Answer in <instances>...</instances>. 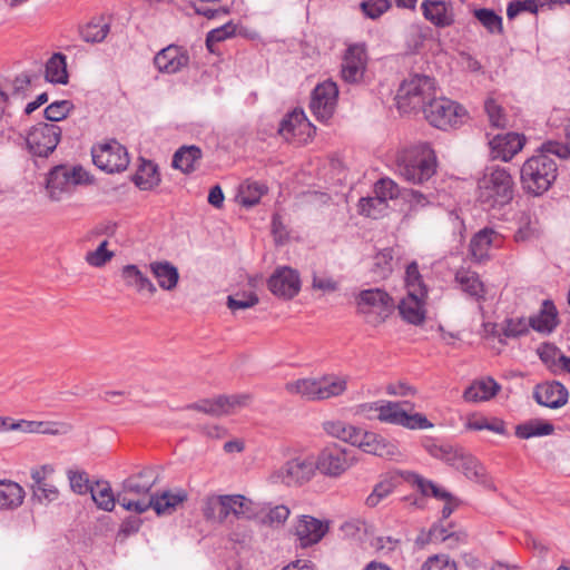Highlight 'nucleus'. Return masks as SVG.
<instances>
[{"instance_id":"1","label":"nucleus","mask_w":570,"mask_h":570,"mask_svg":"<svg viewBox=\"0 0 570 570\" xmlns=\"http://www.w3.org/2000/svg\"><path fill=\"white\" fill-rule=\"evenodd\" d=\"M551 155L560 159H568L570 147L559 141L549 140L538 148L537 154L523 163L520 169V181L527 194L541 196L554 184L558 177V165Z\"/></svg>"},{"instance_id":"2","label":"nucleus","mask_w":570,"mask_h":570,"mask_svg":"<svg viewBox=\"0 0 570 570\" xmlns=\"http://www.w3.org/2000/svg\"><path fill=\"white\" fill-rule=\"evenodd\" d=\"M395 171L412 184L428 181L436 171V156L430 144L417 142L400 150Z\"/></svg>"},{"instance_id":"3","label":"nucleus","mask_w":570,"mask_h":570,"mask_svg":"<svg viewBox=\"0 0 570 570\" xmlns=\"http://www.w3.org/2000/svg\"><path fill=\"white\" fill-rule=\"evenodd\" d=\"M203 515L207 521L224 523L229 515L236 519L258 518V507L243 494L209 495L205 499Z\"/></svg>"},{"instance_id":"4","label":"nucleus","mask_w":570,"mask_h":570,"mask_svg":"<svg viewBox=\"0 0 570 570\" xmlns=\"http://www.w3.org/2000/svg\"><path fill=\"white\" fill-rule=\"evenodd\" d=\"M436 95L434 78L413 73L404 79L396 92V106L402 112L423 110Z\"/></svg>"},{"instance_id":"5","label":"nucleus","mask_w":570,"mask_h":570,"mask_svg":"<svg viewBox=\"0 0 570 570\" xmlns=\"http://www.w3.org/2000/svg\"><path fill=\"white\" fill-rule=\"evenodd\" d=\"M514 181L505 168L495 167L479 180L478 200L485 208H501L513 199Z\"/></svg>"},{"instance_id":"6","label":"nucleus","mask_w":570,"mask_h":570,"mask_svg":"<svg viewBox=\"0 0 570 570\" xmlns=\"http://www.w3.org/2000/svg\"><path fill=\"white\" fill-rule=\"evenodd\" d=\"M392 296L381 288L363 289L356 296V312L371 326H380L393 313Z\"/></svg>"},{"instance_id":"7","label":"nucleus","mask_w":570,"mask_h":570,"mask_svg":"<svg viewBox=\"0 0 570 570\" xmlns=\"http://www.w3.org/2000/svg\"><path fill=\"white\" fill-rule=\"evenodd\" d=\"M89 181L88 173L81 166L58 165L47 177L46 189L52 202H60L73 193L78 185Z\"/></svg>"},{"instance_id":"8","label":"nucleus","mask_w":570,"mask_h":570,"mask_svg":"<svg viewBox=\"0 0 570 570\" xmlns=\"http://www.w3.org/2000/svg\"><path fill=\"white\" fill-rule=\"evenodd\" d=\"M187 498L188 494L183 489L175 492L167 490L161 493L150 494L148 501L130 502L121 498L119 499V504L127 511H134L139 514L153 508L158 515H163L171 514Z\"/></svg>"},{"instance_id":"9","label":"nucleus","mask_w":570,"mask_h":570,"mask_svg":"<svg viewBox=\"0 0 570 570\" xmlns=\"http://www.w3.org/2000/svg\"><path fill=\"white\" fill-rule=\"evenodd\" d=\"M422 111L433 127L442 130L456 126L465 116L462 106L444 97L438 98L436 95Z\"/></svg>"},{"instance_id":"10","label":"nucleus","mask_w":570,"mask_h":570,"mask_svg":"<svg viewBox=\"0 0 570 570\" xmlns=\"http://www.w3.org/2000/svg\"><path fill=\"white\" fill-rule=\"evenodd\" d=\"M410 402L383 401V405L377 414V420L393 425H399L409 430H426L433 426L422 413H407L404 405Z\"/></svg>"},{"instance_id":"11","label":"nucleus","mask_w":570,"mask_h":570,"mask_svg":"<svg viewBox=\"0 0 570 570\" xmlns=\"http://www.w3.org/2000/svg\"><path fill=\"white\" fill-rule=\"evenodd\" d=\"M314 473L315 460L311 456H297L273 471L269 480L274 484L301 485L309 481Z\"/></svg>"},{"instance_id":"12","label":"nucleus","mask_w":570,"mask_h":570,"mask_svg":"<svg viewBox=\"0 0 570 570\" xmlns=\"http://www.w3.org/2000/svg\"><path fill=\"white\" fill-rule=\"evenodd\" d=\"M94 164L106 173H120L129 165L127 149L117 140L111 139L91 148Z\"/></svg>"},{"instance_id":"13","label":"nucleus","mask_w":570,"mask_h":570,"mask_svg":"<svg viewBox=\"0 0 570 570\" xmlns=\"http://www.w3.org/2000/svg\"><path fill=\"white\" fill-rule=\"evenodd\" d=\"M61 134L59 126L40 122L30 129L26 139L27 147L33 156L46 158L56 150Z\"/></svg>"},{"instance_id":"14","label":"nucleus","mask_w":570,"mask_h":570,"mask_svg":"<svg viewBox=\"0 0 570 570\" xmlns=\"http://www.w3.org/2000/svg\"><path fill=\"white\" fill-rule=\"evenodd\" d=\"M158 474L153 468H145L124 480L121 491L117 493L119 499H126L130 502L148 501L150 490L156 484Z\"/></svg>"},{"instance_id":"15","label":"nucleus","mask_w":570,"mask_h":570,"mask_svg":"<svg viewBox=\"0 0 570 570\" xmlns=\"http://www.w3.org/2000/svg\"><path fill=\"white\" fill-rule=\"evenodd\" d=\"M338 97L337 85L332 80L318 83L312 91L309 109L321 122L330 120L335 111Z\"/></svg>"},{"instance_id":"16","label":"nucleus","mask_w":570,"mask_h":570,"mask_svg":"<svg viewBox=\"0 0 570 570\" xmlns=\"http://www.w3.org/2000/svg\"><path fill=\"white\" fill-rule=\"evenodd\" d=\"M328 531L327 522L311 515H299L293 524V533L301 548L318 543Z\"/></svg>"},{"instance_id":"17","label":"nucleus","mask_w":570,"mask_h":570,"mask_svg":"<svg viewBox=\"0 0 570 570\" xmlns=\"http://www.w3.org/2000/svg\"><path fill=\"white\" fill-rule=\"evenodd\" d=\"M250 400L249 394L220 395L214 400H202L188 407L213 416H222L232 413L237 407L248 405Z\"/></svg>"},{"instance_id":"18","label":"nucleus","mask_w":570,"mask_h":570,"mask_svg":"<svg viewBox=\"0 0 570 570\" xmlns=\"http://www.w3.org/2000/svg\"><path fill=\"white\" fill-rule=\"evenodd\" d=\"M267 287L275 296L292 299L301 289V278L295 269L278 267L267 279Z\"/></svg>"},{"instance_id":"19","label":"nucleus","mask_w":570,"mask_h":570,"mask_svg":"<svg viewBox=\"0 0 570 570\" xmlns=\"http://www.w3.org/2000/svg\"><path fill=\"white\" fill-rule=\"evenodd\" d=\"M53 468L50 464H43L41 466L31 470V500L39 504H49L59 499L58 488L48 482V475L53 473Z\"/></svg>"},{"instance_id":"20","label":"nucleus","mask_w":570,"mask_h":570,"mask_svg":"<svg viewBox=\"0 0 570 570\" xmlns=\"http://www.w3.org/2000/svg\"><path fill=\"white\" fill-rule=\"evenodd\" d=\"M367 65L365 45L355 43L347 48L342 63V78L345 82L357 83L363 77Z\"/></svg>"},{"instance_id":"21","label":"nucleus","mask_w":570,"mask_h":570,"mask_svg":"<svg viewBox=\"0 0 570 570\" xmlns=\"http://www.w3.org/2000/svg\"><path fill=\"white\" fill-rule=\"evenodd\" d=\"M351 465L347 452L337 445L326 446L315 461V470L328 476H338Z\"/></svg>"},{"instance_id":"22","label":"nucleus","mask_w":570,"mask_h":570,"mask_svg":"<svg viewBox=\"0 0 570 570\" xmlns=\"http://www.w3.org/2000/svg\"><path fill=\"white\" fill-rule=\"evenodd\" d=\"M527 139L524 135L517 132H505L494 136L490 141L491 157L502 161L511 160L520 150H522Z\"/></svg>"},{"instance_id":"23","label":"nucleus","mask_w":570,"mask_h":570,"mask_svg":"<svg viewBox=\"0 0 570 570\" xmlns=\"http://www.w3.org/2000/svg\"><path fill=\"white\" fill-rule=\"evenodd\" d=\"M568 397V390L558 381L539 383L533 389V399L546 407L560 409L567 404Z\"/></svg>"},{"instance_id":"24","label":"nucleus","mask_w":570,"mask_h":570,"mask_svg":"<svg viewBox=\"0 0 570 570\" xmlns=\"http://www.w3.org/2000/svg\"><path fill=\"white\" fill-rule=\"evenodd\" d=\"M189 62L187 50L180 46L169 45L161 49L154 58V65L164 73H176Z\"/></svg>"},{"instance_id":"25","label":"nucleus","mask_w":570,"mask_h":570,"mask_svg":"<svg viewBox=\"0 0 570 570\" xmlns=\"http://www.w3.org/2000/svg\"><path fill=\"white\" fill-rule=\"evenodd\" d=\"M374 197L361 198L358 207L363 212L368 213L370 209L366 207L368 204L377 203L381 207H386L389 199H395L400 195L399 185L391 178H381L374 185Z\"/></svg>"},{"instance_id":"26","label":"nucleus","mask_w":570,"mask_h":570,"mask_svg":"<svg viewBox=\"0 0 570 570\" xmlns=\"http://www.w3.org/2000/svg\"><path fill=\"white\" fill-rule=\"evenodd\" d=\"M425 298L419 294H406L397 305L402 318L413 325H421L425 320Z\"/></svg>"},{"instance_id":"27","label":"nucleus","mask_w":570,"mask_h":570,"mask_svg":"<svg viewBox=\"0 0 570 570\" xmlns=\"http://www.w3.org/2000/svg\"><path fill=\"white\" fill-rule=\"evenodd\" d=\"M529 324L538 333H552L559 325L558 311L553 302L543 301L539 313L529 317Z\"/></svg>"},{"instance_id":"28","label":"nucleus","mask_w":570,"mask_h":570,"mask_svg":"<svg viewBox=\"0 0 570 570\" xmlns=\"http://www.w3.org/2000/svg\"><path fill=\"white\" fill-rule=\"evenodd\" d=\"M501 242V235L493 228L485 227L479 230L470 240V254L474 261L481 262L488 257L492 245Z\"/></svg>"},{"instance_id":"29","label":"nucleus","mask_w":570,"mask_h":570,"mask_svg":"<svg viewBox=\"0 0 570 570\" xmlns=\"http://www.w3.org/2000/svg\"><path fill=\"white\" fill-rule=\"evenodd\" d=\"M501 385L491 376L474 381L463 393L466 402H484L489 401L498 394Z\"/></svg>"},{"instance_id":"30","label":"nucleus","mask_w":570,"mask_h":570,"mask_svg":"<svg viewBox=\"0 0 570 570\" xmlns=\"http://www.w3.org/2000/svg\"><path fill=\"white\" fill-rule=\"evenodd\" d=\"M149 269L156 278L158 286L164 291H174L179 281V273L175 265L168 261H157L149 264Z\"/></svg>"},{"instance_id":"31","label":"nucleus","mask_w":570,"mask_h":570,"mask_svg":"<svg viewBox=\"0 0 570 570\" xmlns=\"http://www.w3.org/2000/svg\"><path fill=\"white\" fill-rule=\"evenodd\" d=\"M454 281L459 285L460 289L471 298H474L475 301L484 298V285L476 272L462 267L456 271Z\"/></svg>"},{"instance_id":"32","label":"nucleus","mask_w":570,"mask_h":570,"mask_svg":"<svg viewBox=\"0 0 570 570\" xmlns=\"http://www.w3.org/2000/svg\"><path fill=\"white\" fill-rule=\"evenodd\" d=\"M121 277L128 287L137 293L147 292L150 296L157 292L156 285L138 268L137 265L128 264L121 268Z\"/></svg>"},{"instance_id":"33","label":"nucleus","mask_w":570,"mask_h":570,"mask_svg":"<svg viewBox=\"0 0 570 570\" xmlns=\"http://www.w3.org/2000/svg\"><path fill=\"white\" fill-rule=\"evenodd\" d=\"M23 488L11 480H0V510H16L24 500Z\"/></svg>"},{"instance_id":"34","label":"nucleus","mask_w":570,"mask_h":570,"mask_svg":"<svg viewBox=\"0 0 570 570\" xmlns=\"http://www.w3.org/2000/svg\"><path fill=\"white\" fill-rule=\"evenodd\" d=\"M10 429H20L28 433L58 435L68 433L71 430V426L63 422L20 421L18 423L10 424Z\"/></svg>"},{"instance_id":"35","label":"nucleus","mask_w":570,"mask_h":570,"mask_svg":"<svg viewBox=\"0 0 570 570\" xmlns=\"http://www.w3.org/2000/svg\"><path fill=\"white\" fill-rule=\"evenodd\" d=\"M424 448L431 456L445 462L454 469H456L466 452L463 448L450 444L426 443Z\"/></svg>"},{"instance_id":"36","label":"nucleus","mask_w":570,"mask_h":570,"mask_svg":"<svg viewBox=\"0 0 570 570\" xmlns=\"http://www.w3.org/2000/svg\"><path fill=\"white\" fill-rule=\"evenodd\" d=\"M202 155V149L197 146H183L174 154L173 166L185 174L193 173Z\"/></svg>"},{"instance_id":"37","label":"nucleus","mask_w":570,"mask_h":570,"mask_svg":"<svg viewBox=\"0 0 570 570\" xmlns=\"http://www.w3.org/2000/svg\"><path fill=\"white\" fill-rule=\"evenodd\" d=\"M132 181L141 190H150L157 187L160 183V175L157 165L150 160H141Z\"/></svg>"},{"instance_id":"38","label":"nucleus","mask_w":570,"mask_h":570,"mask_svg":"<svg viewBox=\"0 0 570 570\" xmlns=\"http://www.w3.org/2000/svg\"><path fill=\"white\" fill-rule=\"evenodd\" d=\"M348 376L327 374L320 377V400H327L342 395L347 389Z\"/></svg>"},{"instance_id":"39","label":"nucleus","mask_w":570,"mask_h":570,"mask_svg":"<svg viewBox=\"0 0 570 570\" xmlns=\"http://www.w3.org/2000/svg\"><path fill=\"white\" fill-rule=\"evenodd\" d=\"M406 480L412 485L416 487L417 490L421 492V494L424 497L430 495V497H433L441 501L452 499V494L449 491H446L444 488L439 487L433 481L428 480L415 472L409 473L406 476Z\"/></svg>"},{"instance_id":"40","label":"nucleus","mask_w":570,"mask_h":570,"mask_svg":"<svg viewBox=\"0 0 570 570\" xmlns=\"http://www.w3.org/2000/svg\"><path fill=\"white\" fill-rule=\"evenodd\" d=\"M422 10L425 19L438 27H446L452 23V17L449 14L444 1L425 0L422 3Z\"/></svg>"},{"instance_id":"41","label":"nucleus","mask_w":570,"mask_h":570,"mask_svg":"<svg viewBox=\"0 0 570 570\" xmlns=\"http://www.w3.org/2000/svg\"><path fill=\"white\" fill-rule=\"evenodd\" d=\"M307 118L302 109H295L287 114L279 122L278 134L286 140L302 134V127L306 126ZM309 126V124H307Z\"/></svg>"},{"instance_id":"42","label":"nucleus","mask_w":570,"mask_h":570,"mask_svg":"<svg viewBox=\"0 0 570 570\" xmlns=\"http://www.w3.org/2000/svg\"><path fill=\"white\" fill-rule=\"evenodd\" d=\"M46 79L52 83L68 82L67 58L60 52L53 53L46 63Z\"/></svg>"},{"instance_id":"43","label":"nucleus","mask_w":570,"mask_h":570,"mask_svg":"<svg viewBox=\"0 0 570 570\" xmlns=\"http://www.w3.org/2000/svg\"><path fill=\"white\" fill-rule=\"evenodd\" d=\"M109 31V22H107L104 17H96L81 27L79 33L83 41L96 43L104 41Z\"/></svg>"},{"instance_id":"44","label":"nucleus","mask_w":570,"mask_h":570,"mask_svg":"<svg viewBox=\"0 0 570 570\" xmlns=\"http://www.w3.org/2000/svg\"><path fill=\"white\" fill-rule=\"evenodd\" d=\"M94 502L97 507L105 511H112L117 502V494L115 495L109 482L96 481L89 490Z\"/></svg>"},{"instance_id":"45","label":"nucleus","mask_w":570,"mask_h":570,"mask_svg":"<svg viewBox=\"0 0 570 570\" xmlns=\"http://www.w3.org/2000/svg\"><path fill=\"white\" fill-rule=\"evenodd\" d=\"M318 389L320 379H299L285 384V390L289 394L301 395L308 401H321Z\"/></svg>"},{"instance_id":"46","label":"nucleus","mask_w":570,"mask_h":570,"mask_svg":"<svg viewBox=\"0 0 570 570\" xmlns=\"http://www.w3.org/2000/svg\"><path fill=\"white\" fill-rule=\"evenodd\" d=\"M554 431L552 423L542 420H530L515 426L514 434L519 439L550 435Z\"/></svg>"},{"instance_id":"47","label":"nucleus","mask_w":570,"mask_h":570,"mask_svg":"<svg viewBox=\"0 0 570 570\" xmlns=\"http://www.w3.org/2000/svg\"><path fill=\"white\" fill-rule=\"evenodd\" d=\"M455 470L461 471L469 480L476 483L483 482L485 478L483 465L469 452L464 453Z\"/></svg>"},{"instance_id":"48","label":"nucleus","mask_w":570,"mask_h":570,"mask_svg":"<svg viewBox=\"0 0 570 570\" xmlns=\"http://www.w3.org/2000/svg\"><path fill=\"white\" fill-rule=\"evenodd\" d=\"M515 224L517 230L514 238L517 242H525L535 236L538 222L532 218L529 212H520L517 215Z\"/></svg>"},{"instance_id":"49","label":"nucleus","mask_w":570,"mask_h":570,"mask_svg":"<svg viewBox=\"0 0 570 570\" xmlns=\"http://www.w3.org/2000/svg\"><path fill=\"white\" fill-rule=\"evenodd\" d=\"M405 285L407 294H419L421 296H428V288L423 282L422 275L419 272L416 262H412L407 265L405 271Z\"/></svg>"},{"instance_id":"50","label":"nucleus","mask_w":570,"mask_h":570,"mask_svg":"<svg viewBox=\"0 0 570 570\" xmlns=\"http://www.w3.org/2000/svg\"><path fill=\"white\" fill-rule=\"evenodd\" d=\"M421 540V537L417 538V541ZM460 534L456 532H450L449 529L442 524H433L428 532L426 539L423 540V543L429 542H449V547L453 548L459 543Z\"/></svg>"},{"instance_id":"51","label":"nucleus","mask_w":570,"mask_h":570,"mask_svg":"<svg viewBox=\"0 0 570 570\" xmlns=\"http://www.w3.org/2000/svg\"><path fill=\"white\" fill-rule=\"evenodd\" d=\"M474 17L490 33H502V17L492 9L481 8L474 10Z\"/></svg>"},{"instance_id":"52","label":"nucleus","mask_w":570,"mask_h":570,"mask_svg":"<svg viewBox=\"0 0 570 570\" xmlns=\"http://www.w3.org/2000/svg\"><path fill=\"white\" fill-rule=\"evenodd\" d=\"M371 547L383 558H391L400 551L401 540L391 535H380L371 540Z\"/></svg>"},{"instance_id":"53","label":"nucleus","mask_w":570,"mask_h":570,"mask_svg":"<svg viewBox=\"0 0 570 570\" xmlns=\"http://www.w3.org/2000/svg\"><path fill=\"white\" fill-rule=\"evenodd\" d=\"M267 191V187L258 181H246L240 190V203L245 207L258 204L261 197Z\"/></svg>"},{"instance_id":"54","label":"nucleus","mask_w":570,"mask_h":570,"mask_svg":"<svg viewBox=\"0 0 570 570\" xmlns=\"http://www.w3.org/2000/svg\"><path fill=\"white\" fill-rule=\"evenodd\" d=\"M392 263L393 250L391 248H384L374 257V274H376L380 278H386L393 271Z\"/></svg>"},{"instance_id":"55","label":"nucleus","mask_w":570,"mask_h":570,"mask_svg":"<svg viewBox=\"0 0 570 570\" xmlns=\"http://www.w3.org/2000/svg\"><path fill=\"white\" fill-rule=\"evenodd\" d=\"M324 430L332 436L337 438L344 442L351 443L353 435H355L356 428L348 425L342 421H330L324 423Z\"/></svg>"},{"instance_id":"56","label":"nucleus","mask_w":570,"mask_h":570,"mask_svg":"<svg viewBox=\"0 0 570 570\" xmlns=\"http://www.w3.org/2000/svg\"><path fill=\"white\" fill-rule=\"evenodd\" d=\"M529 320L525 317L508 318L502 325V334L505 337H519L525 335L529 332Z\"/></svg>"},{"instance_id":"57","label":"nucleus","mask_w":570,"mask_h":570,"mask_svg":"<svg viewBox=\"0 0 570 570\" xmlns=\"http://www.w3.org/2000/svg\"><path fill=\"white\" fill-rule=\"evenodd\" d=\"M236 32V26L232 22H228L219 28L213 29L207 33L206 37V46L210 52H214L215 45L222 42L230 37H233Z\"/></svg>"},{"instance_id":"58","label":"nucleus","mask_w":570,"mask_h":570,"mask_svg":"<svg viewBox=\"0 0 570 570\" xmlns=\"http://www.w3.org/2000/svg\"><path fill=\"white\" fill-rule=\"evenodd\" d=\"M259 298L254 292L237 293L227 297V306L230 311L245 309L258 304Z\"/></svg>"},{"instance_id":"59","label":"nucleus","mask_w":570,"mask_h":570,"mask_svg":"<svg viewBox=\"0 0 570 570\" xmlns=\"http://www.w3.org/2000/svg\"><path fill=\"white\" fill-rule=\"evenodd\" d=\"M73 109L70 100H57L45 109V117L50 121H60L65 119Z\"/></svg>"},{"instance_id":"60","label":"nucleus","mask_w":570,"mask_h":570,"mask_svg":"<svg viewBox=\"0 0 570 570\" xmlns=\"http://www.w3.org/2000/svg\"><path fill=\"white\" fill-rule=\"evenodd\" d=\"M291 514L289 509L284 504L269 508L267 513L261 519V523L269 527L283 525Z\"/></svg>"},{"instance_id":"61","label":"nucleus","mask_w":570,"mask_h":570,"mask_svg":"<svg viewBox=\"0 0 570 570\" xmlns=\"http://www.w3.org/2000/svg\"><path fill=\"white\" fill-rule=\"evenodd\" d=\"M484 109L491 126L495 128H504L508 124L503 108L492 98L485 100Z\"/></svg>"},{"instance_id":"62","label":"nucleus","mask_w":570,"mask_h":570,"mask_svg":"<svg viewBox=\"0 0 570 570\" xmlns=\"http://www.w3.org/2000/svg\"><path fill=\"white\" fill-rule=\"evenodd\" d=\"M108 242L104 240L99 244V246L86 254V262L94 267H102L114 257V252L107 249Z\"/></svg>"},{"instance_id":"63","label":"nucleus","mask_w":570,"mask_h":570,"mask_svg":"<svg viewBox=\"0 0 570 570\" xmlns=\"http://www.w3.org/2000/svg\"><path fill=\"white\" fill-rule=\"evenodd\" d=\"M67 476L71 490L77 494H86L89 492L92 484H90L88 474L85 471L68 470Z\"/></svg>"},{"instance_id":"64","label":"nucleus","mask_w":570,"mask_h":570,"mask_svg":"<svg viewBox=\"0 0 570 570\" xmlns=\"http://www.w3.org/2000/svg\"><path fill=\"white\" fill-rule=\"evenodd\" d=\"M421 570H458L456 562L446 554L429 557Z\"/></svg>"}]
</instances>
